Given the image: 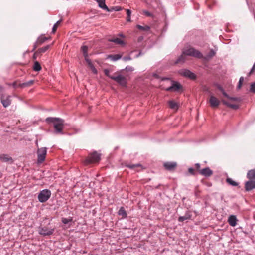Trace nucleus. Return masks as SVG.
<instances>
[{
	"label": "nucleus",
	"mask_w": 255,
	"mask_h": 255,
	"mask_svg": "<svg viewBox=\"0 0 255 255\" xmlns=\"http://www.w3.org/2000/svg\"><path fill=\"white\" fill-rule=\"evenodd\" d=\"M187 56L197 58H201L202 57V54L198 50L195 49H188L187 50L184 51L178 58L177 60L175 62L174 64H183L187 60Z\"/></svg>",
	"instance_id": "obj_1"
},
{
	"label": "nucleus",
	"mask_w": 255,
	"mask_h": 255,
	"mask_svg": "<svg viewBox=\"0 0 255 255\" xmlns=\"http://www.w3.org/2000/svg\"><path fill=\"white\" fill-rule=\"evenodd\" d=\"M46 121L49 124H52L55 133H63L64 120L63 119L58 118L48 117L46 118Z\"/></svg>",
	"instance_id": "obj_2"
},
{
	"label": "nucleus",
	"mask_w": 255,
	"mask_h": 255,
	"mask_svg": "<svg viewBox=\"0 0 255 255\" xmlns=\"http://www.w3.org/2000/svg\"><path fill=\"white\" fill-rule=\"evenodd\" d=\"M218 88L222 92L224 96L227 98L222 99V102L229 107L233 109H237L238 108L237 103L238 99L237 98H232L229 97L228 94L224 91L223 89L220 86H218Z\"/></svg>",
	"instance_id": "obj_3"
},
{
	"label": "nucleus",
	"mask_w": 255,
	"mask_h": 255,
	"mask_svg": "<svg viewBox=\"0 0 255 255\" xmlns=\"http://www.w3.org/2000/svg\"><path fill=\"white\" fill-rule=\"evenodd\" d=\"M111 79L114 80L122 86H126L127 83V79L121 72H116L111 77Z\"/></svg>",
	"instance_id": "obj_4"
},
{
	"label": "nucleus",
	"mask_w": 255,
	"mask_h": 255,
	"mask_svg": "<svg viewBox=\"0 0 255 255\" xmlns=\"http://www.w3.org/2000/svg\"><path fill=\"white\" fill-rule=\"evenodd\" d=\"M100 160V155L96 152H94L87 157V158L84 161V163L85 165L95 163L98 162Z\"/></svg>",
	"instance_id": "obj_5"
},
{
	"label": "nucleus",
	"mask_w": 255,
	"mask_h": 255,
	"mask_svg": "<svg viewBox=\"0 0 255 255\" xmlns=\"http://www.w3.org/2000/svg\"><path fill=\"white\" fill-rule=\"evenodd\" d=\"M51 191L48 189H44L40 191L38 195V200L42 203L47 201L50 197Z\"/></svg>",
	"instance_id": "obj_6"
},
{
	"label": "nucleus",
	"mask_w": 255,
	"mask_h": 255,
	"mask_svg": "<svg viewBox=\"0 0 255 255\" xmlns=\"http://www.w3.org/2000/svg\"><path fill=\"white\" fill-rule=\"evenodd\" d=\"M87 49H82L83 54L84 56L85 60L86 61L89 68L91 70L93 73L96 74L97 73V70L94 66L90 59H89L88 58V56L87 54Z\"/></svg>",
	"instance_id": "obj_7"
},
{
	"label": "nucleus",
	"mask_w": 255,
	"mask_h": 255,
	"mask_svg": "<svg viewBox=\"0 0 255 255\" xmlns=\"http://www.w3.org/2000/svg\"><path fill=\"white\" fill-rule=\"evenodd\" d=\"M47 153L46 148L42 147L39 148L37 150L38 159L37 162L38 163H42L45 159Z\"/></svg>",
	"instance_id": "obj_8"
},
{
	"label": "nucleus",
	"mask_w": 255,
	"mask_h": 255,
	"mask_svg": "<svg viewBox=\"0 0 255 255\" xmlns=\"http://www.w3.org/2000/svg\"><path fill=\"white\" fill-rule=\"evenodd\" d=\"M179 74L181 76L188 78L192 80H194L196 78V75L187 69H181L179 71Z\"/></svg>",
	"instance_id": "obj_9"
},
{
	"label": "nucleus",
	"mask_w": 255,
	"mask_h": 255,
	"mask_svg": "<svg viewBox=\"0 0 255 255\" xmlns=\"http://www.w3.org/2000/svg\"><path fill=\"white\" fill-rule=\"evenodd\" d=\"M172 85L165 90L167 91H179L182 88V86L178 82L171 81Z\"/></svg>",
	"instance_id": "obj_10"
},
{
	"label": "nucleus",
	"mask_w": 255,
	"mask_h": 255,
	"mask_svg": "<svg viewBox=\"0 0 255 255\" xmlns=\"http://www.w3.org/2000/svg\"><path fill=\"white\" fill-rule=\"evenodd\" d=\"M54 231V229H49L47 227H43L39 228V233L42 236H49L52 235Z\"/></svg>",
	"instance_id": "obj_11"
},
{
	"label": "nucleus",
	"mask_w": 255,
	"mask_h": 255,
	"mask_svg": "<svg viewBox=\"0 0 255 255\" xmlns=\"http://www.w3.org/2000/svg\"><path fill=\"white\" fill-rule=\"evenodd\" d=\"M209 102L210 106L213 108L218 107L220 103V101L216 97L213 95L210 96Z\"/></svg>",
	"instance_id": "obj_12"
},
{
	"label": "nucleus",
	"mask_w": 255,
	"mask_h": 255,
	"mask_svg": "<svg viewBox=\"0 0 255 255\" xmlns=\"http://www.w3.org/2000/svg\"><path fill=\"white\" fill-rule=\"evenodd\" d=\"M163 166L167 170L174 171L177 167V163L175 162H167L164 163Z\"/></svg>",
	"instance_id": "obj_13"
},
{
	"label": "nucleus",
	"mask_w": 255,
	"mask_h": 255,
	"mask_svg": "<svg viewBox=\"0 0 255 255\" xmlns=\"http://www.w3.org/2000/svg\"><path fill=\"white\" fill-rule=\"evenodd\" d=\"M10 96L2 95L1 97V102L4 107H7L10 105L11 100L10 99Z\"/></svg>",
	"instance_id": "obj_14"
},
{
	"label": "nucleus",
	"mask_w": 255,
	"mask_h": 255,
	"mask_svg": "<svg viewBox=\"0 0 255 255\" xmlns=\"http://www.w3.org/2000/svg\"><path fill=\"white\" fill-rule=\"evenodd\" d=\"M49 37H46L44 35H40L37 39L34 48H36L48 40Z\"/></svg>",
	"instance_id": "obj_15"
},
{
	"label": "nucleus",
	"mask_w": 255,
	"mask_h": 255,
	"mask_svg": "<svg viewBox=\"0 0 255 255\" xmlns=\"http://www.w3.org/2000/svg\"><path fill=\"white\" fill-rule=\"evenodd\" d=\"M255 188V181L253 180H250L246 182L245 184V189L247 191H249Z\"/></svg>",
	"instance_id": "obj_16"
},
{
	"label": "nucleus",
	"mask_w": 255,
	"mask_h": 255,
	"mask_svg": "<svg viewBox=\"0 0 255 255\" xmlns=\"http://www.w3.org/2000/svg\"><path fill=\"white\" fill-rule=\"evenodd\" d=\"M200 174L203 176L209 177L213 174V171L208 167L200 170Z\"/></svg>",
	"instance_id": "obj_17"
},
{
	"label": "nucleus",
	"mask_w": 255,
	"mask_h": 255,
	"mask_svg": "<svg viewBox=\"0 0 255 255\" xmlns=\"http://www.w3.org/2000/svg\"><path fill=\"white\" fill-rule=\"evenodd\" d=\"M109 41L111 42H114L116 44H119L121 46H124L125 44V42L124 41L123 39L118 37H114L109 39Z\"/></svg>",
	"instance_id": "obj_18"
},
{
	"label": "nucleus",
	"mask_w": 255,
	"mask_h": 255,
	"mask_svg": "<svg viewBox=\"0 0 255 255\" xmlns=\"http://www.w3.org/2000/svg\"><path fill=\"white\" fill-rule=\"evenodd\" d=\"M98 6L102 9L109 11V9L105 4V0H96Z\"/></svg>",
	"instance_id": "obj_19"
},
{
	"label": "nucleus",
	"mask_w": 255,
	"mask_h": 255,
	"mask_svg": "<svg viewBox=\"0 0 255 255\" xmlns=\"http://www.w3.org/2000/svg\"><path fill=\"white\" fill-rule=\"evenodd\" d=\"M191 217L192 215L191 212L190 211H188L184 216L179 217L178 221L179 222H183L184 220L191 219Z\"/></svg>",
	"instance_id": "obj_20"
},
{
	"label": "nucleus",
	"mask_w": 255,
	"mask_h": 255,
	"mask_svg": "<svg viewBox=\"0 0 255 255\" xmlns=\"http://www.w3.org/2000/svg\"><path fill=\"white\" fill-rule=\"evenodd\" d=\"M237 218L235 216L231 215L228 218L229 224L232 226H235L236 225Z\"/></svg>",
	"instance_id": "obj_21"
},
{
	"label": "nucleus",
	"mask_w": 255,
	"mask_h": 255,
	"mask_svg": "<svg viewBox=\"0 0 255 255\" xmlns=\"http://www.w3.org/2000/svg\"><path fill=\"white\" fill-rule=\"evenodd\" d=\"M0 160L2 162H8L9 161H12V159L7 154H1L0 155Z\"/></svg>",
	"instance_id": "obj_22"
},
{
	"label": "nucleus",
	"mask_w": 255,
	"mask_h": 255,
	"mask_svg": "<svg viewBox=\"0 0 255 255\" xmlns=\"http://www.w3.org/2000/svg\"><path fill=\"white\" fill-rule=\"evenodd\" d=\"M247 177L250 180H255V168L248 171Z\"/></svg>",
	"instance_id": "obj_23"
},
{
	"label": "nucleus",
	"mask_w": 255,
	"mask_h": 255,
	"mask_svg": "<svg viewBox=\"0 0 255 255\" xmlns=\"http://www.w3.org/2000/svg\"><path fill=\"white\" fill-rule=\"evenodd\" d=\"M169 106L170 108L174 109V110H177L178 108V105L177 103L175 102V101L171 100L169 101Z\"/></svg>",
	"instance_id": "obj_24"
},
{
	"label": "nucleus",
	"mask_w": 255,
	"mask_h": 255,
	"mask_svg": "<svg viewBox=\"0 0 255 255\" xmlns=\"http://www.w3.org/2000/svg\"><path fill=\"white\" fill-rule=\"evenodd\" d=\"M118 214L122 216V218H125L127 217V214L124 207H122L119 210Z\"/></svg>",
	"instance_id": "obj_25"
},
{
	"label": "nucleus",
	"mask_w": 255,
	"mask_h": 255,
	"mask_svg": "<svg viewBox=\"0 0 255 255\" xmlns=\"http://www.w3.org/2000/svg\"><path fill=\"white\" fill-rule=\"evenodd\" d=\"M34 83L33 80H30L27 82L19 84L18 86L21 87H29L31 86Z\"/></svg>",
	"instance_id": "obj_26"
},
{
	"label": "nucleus",
	"mask_w": 255,
	"mask_h": 255,
	"mask_svg": "<svg viewBox=\"0 0 255 255\" xmlns=\"http://www.w3.org/2000/svg\"><path fill=\"white\" fill-rule=\"evenodd\" d=\"M45 52V49H39V50L36 51L33 55V59H36L38 56H39L41 53Z\"/></svg>",
	"instance_id": "obj_27"
},
{
	"label": "nucleus",
	"mask_w": 255,
	"mask_h": 255,
	"mask_svg": "<svg viewBox=\"0 0 255 255\" xmlns=\"http://www.w3.org/2000/svg\"><path fill=\"white\" fill-rule=\"evenodd\" d=\"M137 27L138 29L143 31H148L150 28L148 25L141 26L140 25H137Z\"/></svg>",
	"instance_id": "obj_28"
},
{
	"label": "nucleus",
	"mask_w": 255,
	"mask_h": 255,
	"mask_svg": "<svg viewBox=\"0 0 255 255\" xmlns=\"http://www.w3.org/2000/svg\"><path fill=\"white\" fill-rule=\"evenodd\" d=\"M33 69L35 71H39L41 69V67L38 61H35L33 66Z\"/></svg>",
	"instance_id": "obj_29"
},
{
	"label": "nucleus",
	"mask_w": 255,
	"mask_h": 255,
	"mask_svg": "<svg viewBox=\"0 0 255 255\" xmlns=\"http://www.w3.org/2000/svg\"><path fill=\"white\" fill-rule=\"evenodd\" d=\"M126 166L130 169H135L137 167H139L141 166L140 164H128L126 165Z\"/></svg>",
	"instance_id": "obj_30"
},
{
	"label": "nucleus",
	"mask_w": 255,
	"mask_h": 255,
	"mask_svg": "<svg viewBox=\"0 0 255 255\" xmlns=\"http://www.w3.org/2000/svg\"><path fill=\"white\" fill-rule=\"evenodd\" d=\"M226 181L227 182L232 185V186H237L238 185V183L237 182H236L235 181H233L232 179L231 178H228L227 179H226Z\"/></svg>",
	"instance_id": "obj_31"
},
{
	"label": "nucleus",
	"mask_w": 255,
	"mask_h": 255,
	"mask_svg": "<svg viewBox=\"0 0 255 255\" xmlns=\"http://www.w3.org/2000/svg\"><path fill=\"white\" fill-rule=\"evenodd\" d=\"M61 20H59L56 23H55V24L53 25V28H52V32L53 33H54L56 31L57 27H58L59 24L61 23Z\"/></svg>",
	"instance_id": "obj_32"
},
{
	"label": "nucleus",
	"mask_w": 255,
	"mask_h": 255,
	"mask_svg": "<svg viewBox=\"0 0 255 255\" xmlns=\"http://www.w3.org/2000/svg\"><path fill=\"white\" fill-rule=\"evenodd\" d=\"M72 220V218H70V219H67L65 218H62V222L64 224H66L68 223L69 222H71Z\"/></svg>",
	"instance_id": "obj_33"
},
{
	"label": "nucleus",
	"mask_w": 255,
	"mask_h": 255,
	"mask_svg": "<svg viewBox=\"0 0 255 255\" xmlns=\"http://www.w3.org/2000/svg\"><path fill=\"white\" fill-rule=\"evenodd\" d=\"M110 57L112 58L113 60L116 61L117 60L119 59L121 57V56L119 54H117L114 55H111Z\"/></svg>",
	"instance_id": "obj_34"
},
{
	"label": "nucleus",
	"mask_w": 255,
	"mask_h": 255,
	"mask_svg": "<svg viewBox=\"0 0 255 255\" xmlns=\"http://www.w3.org/2000/svg\"><path fill=\"white\" fill-rule=\"evenodd\" d=\"M188 172L191 175H195L196 174L195 169H193L192 168H189L188 169Z\"/></svg>",
	"instance_id": "obj_35"
},
{
	"label": "nucleus",
	"mask_w": 255,
	"mask_h": 255,
	"mask_svg": "<svg viewBox=\"0 0 255 255\" xmlns=\"http://www.w3.org/2000/svg\"><path fill=\"white\" fill-rule=\"evenodd\" d=\"M250 91L255 93V82L251 85Z\"/></svg>",
	"instance_id": "obj_36"
},
{
	"label": "nucleus",
	"mask_w": 255,
	"mask_h": 255,
	"mask_svg": "<svg viewBox=\"0 0 255 255\" xmlns=\"http://www.w3.org/2000/svg\"><path fill=\"white\" fill-rule=\"evenodd\" d=\"M142 12H143V14H144V15H145L147 16L151 17L153 15L152 13H151L150 12H149V11H148L147 10H143Z\"/></svg>",
	"instance_id": "obj_37"
},
{
	"label": "nucleus",
	"mask_w": 255,
	"mask_h": 255,
	"mask_svg": "<svg viewBox=\"0 0 255 255\" xmlns=\"http://www.w3.org/2000/svg\"><path fill=\"white\" fill-rule=\"evenodd\" d=\"M195 168L194 169H195V171H197L199 172V173H200V170H202V169H200V164L196 163L195 165Z\"/></svg>",
	"instance_id": "obj_38"
},
{
	"label": "nucleus",
	"mask_w": 255,
	"mask_h": 255,
	"mask_svg": "<svg viewBox=\"0 0 255 255\" xmlns=\"http://www.w3.org/2000/svg\"><path fill=\"white\" fill-rule=\"evenodd\" d=\"M104 72L105 74L107 76L109 77V78H111V77H112V75H110V70H108V69H104Z\"/></svg>",
	"instance_id": "obj_39"
},
{
	"label": "nucleus",
	"mask_w": 255,
	"mask_h": 255,
	"mask_svg": "<svg viewBox=\"0 0 255 255\" xmlns=\"http://www.w3.org/2000/svg\"><path fill=\"white\" fill-rule=\"evenodd\" d=\"M255 70V62L254 63L253 66L252 68L251 69V71H250L249 75H250L252 74Z\"/></svg>",
	"instance_id": "obj_40"
},
{
	"label": "nucleus",
	"mask_w": 255,
	"mask_h": 255,
	"mask_svg": "<svg viewBox=\"0 0 255 255\" xmlns=\"http://www.w3.org/2000/svg\"><path fill=\"white\" fill-rule=\"evenodd\" d=\"M126 11H127V14L128 15V16H130L131 15V11L129 9H127L126 10Z\"/></svg>",
	"instance_id": "obj_41"
},
{
	"label": "nucleus",
	"mask_w": 255,
	"mask_h": 255,
	"mask_svg": "<svg viewBox=\"0 0 255 255\" xmlns=\"http://www.w3.org/2000/svg\"><path fill=\"white\" fill-rule=\"evenodd\" d=\"M215 53L213 51V50H211L210 51V55L209 56L210 57H212L213 56H214L215 55Z\"/></svg>",
	"instance_id": "obj_42"
},
{
	"label": "nucleus",
	"mask_w": 255,
	"mask_h": 255,
	"mask_svg": "<svg viewBox=\"0 0 255 255\" xmlns=\"http://www.w3.org/2000/svg\"><path fill=\"white\" fill-rule=\"evenodd\" d=\"M244 79L243 77H240V87L242 85V83L243 82Z\"/></svg>",
	"instance_id": "obj_43"
},
{
	"label": "nucleus",
	"mask_w": 255,
	"mask_h": 255,
	"mask_svg": "<svg viewBox=\"0 0 255 255\" xmlns=\"http://www.w3.org/2000/svg\"><path fill=\"white\" fill-rule=\"evenodd\" d=\"M3 88L2 86H0V94L3 92Z\"/></svg>",
	"instance_id": "obj_44"
},
{
	"label": "nucleus",
	"mask_w": 255,
	"mask_h": 255,
	"mask_svg": "<svg viewBox=\"0 0 255 255\" xmlns=\"http://www.w3.org/2000/svg\"><path fill=\"white\" fill-rule=\"evenodd\" d=\"M12 85L13 87H17V84H16V82H14L13 84H12Z\"/></svg>",
	"instance_id": "obj_45"
},
{
	"label": "nucleus",
	"mask_w": 255,
	"mask_h": 255,
	"mask_svg": "<svg viewBox=\"0 0 255 255\" xmlns=\"http://www.w3.org/2000/svg\"><path fill=\"white\" fill-rule=\"evenodd\" d=\"M127 21H130V16H128V17H127Z\"/></svg>",
	"instance_id": "obj_46"
},
{
	"label": "nucleus",
	"mask_w": 255,
	"mask_h": 255,
	"mask_svg": "<svg viewBox=\"0 0 255 255\" xmlns=\"http://www.w3.org/2000/svg\"><path fill=\"white\" fill-rule=\"evenodd\" d=\"M81 48H88V46H86V45H84V46H81Z\"/></svg>",
	"instance_id": "obj_47"
},
{
	"label": "nucleus",
	"mask_w": 255,
	"mask_h": 255,
	"mask_svg": "<svg viewBox=\"0 0 255 255\" xmlns=\"http://www.w3.org/2000/svg\"><path fill=\"white\" fill-rule=\"evenodd\" d=\"M120 36L122 37L123 38L124 37L123 34H120Z\"/></svg>",
	"instance_id": "obj_48"
},
{
	"label": "nucleus",
	"mask_w": 255,
	"mask_h": 255,
	"mask_svg": "<svg viewBox=\"0 0 255 255\" xmlns=\"http://www.w3.org/2000/svg\"><path fill=\"white\" fill-rule=\"evenodd\" d=\"M237 87L239 88V82H238V83L237 84Z\"/></svg>",
	"instance_id": "obj_49"
},
{
	"label": "nucleus",
	"mask_w": 255,
	"mask_h": 255,
	"mask_svg": "<svg viewBox=\"0 0 255 255\" xmlns=\"http://www.w3.org/2000/svg\"><path fill=\"white\" fill-rule=\"evenodd\" d=\"M120 8L119 7V8H117L116 10L117 11H119L120 10Z\"/></svg>",
	"instance_id": "obj_50"
},
{
	"label": "nucleus",
	"mask_w": 255,
	"mask_h": 255,
	"mask_svg": "<svg viewBox=\"0 0 255 255\" xmlns=\"http://www.w3.org/2000/svg\"><path fill=\"white\" fill-rule=\"evenodd\" d=\"M44 48H49V47L48 46L45 47Z\"/></svg>",
	"instance_id": "obj_51"
},
{
	"label": "nucleus",
	"mask_w": 255,
	"mask_h": 255,
	"mask_svg": "<svg viewBox=\"0 0 255 255\" xmlns=\"http://www.w3.org/2000/svg\"><path fill=\"white\" fill-rule=\"evenodd\" d=\"M165 79L169 80V78H165Z\"/></svg>",
	"instance_id": "obj_52"
}]
</instances>
